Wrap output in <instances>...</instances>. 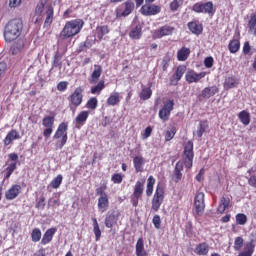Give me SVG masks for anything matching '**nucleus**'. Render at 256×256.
Listing matches in <instances>:
<instances>
[{
  "instance_id": "1",
  "label": "nucleus",
  "mask_w": 256,
  "mask_h": 256,
  "mask_svg": "<svg viewBox=\"0 0 256 256\" xmlns=\"http://www.w3.org/2000/svg\"><path fill=\"white\" fill-rule=\"evenodd\" d=\"M23 31V22L20 19H13L7 23L4 29L5 41L11 43L15 41Z\"/></svg>"
},
{
  "instance_id": "2",
  "label": "nucleus",
  "mask_w": 256,
  "mask_h": 256,
  "mask_svg": "<svg viewBox=\"0 0 256 256\" xmlns=\"http://www.w3.org/2000/svg\"><path fill=\"white\" fill-rule=\"evenodd\" d=\"M44 15H46L45 25H51L53 23V7L49 5L45 6V3L40 2L37 4L35 10V23H39Z\"/></svg>"
},
{
  "instance_id": "3",
  "label": "nucleus",
  "mask_w": 256,
  "mask_h": 256,
  "mask_svg": "<svg viewBox=\"0 0 256 256\" xmlns=\"http://www.w3.org/2000/svg\"><path fill=\"white\" fill-rule=\"evenodd\" d=\"M82 28H83V20H74V21L67 22L60 33V37L62 39H69V37H74V35H77L78 33H80Z\"/></svg>"
},
{
  "instance_id": "4",
  "label": "nucleus",
  "mask_w": 256,
  "mask_h": 256,
  "mask_svg": "<svg viewBox=\"0 0 256 256\" xmlns=\"http://www.w3.org/2000/svg\"><path fill=\"white\" fill-rule=\"evenodd\" d=\"M163 199H165V192L163 189V185L158 184L156 188V192L152 199V209L153 211H159L161 204L163 203Z\"/></svg>"
},
{
  "instance_id": "5",
  "label": "nucleus",
  "mask_w": 256,
  "mask_h": 256,
  "mask_svg": "<svg viewBox=\"0 0 256 256\" xmlns=\"http://www.w3.org/2000/svg\"><path fill=\"white\" fill-rule=\"evenodd\" d=\"M67 129H68V124L65 122H62L58 126V129L54 135V139H61V141L59 142V149H63V147H65V143H67Z\"/></svg>"
},
{
  "instance_id": "6",
  "label": "nucleus",
  "mask_w": 256,
  "mask_h": 256,
  "mask_svg": "<svg viewBox=\"0 0 256 256\" xmlns=\"http://www.w3.org/2000/svg\"><path fill=\"white\" fill-rule=\"evenodd\" d=\"M120 215L121 213L119 210H112L111 212H108L104 221L105 227H107V229H113V227L117 225Z\"/></svg>"
},
{
  "instance_id": "7",
  "label": "nucleus",
  "mask_w": 256,
  "mask_h": 256,
  "mask_svg": "<svg viewBox=\"0 0 256 256\" xmlns=\"http://www.w3.org/2000/svg\"><path fill=\"white\" fill-rule=\"evenodd\" d=\"M184 157H185V162L184 165L188 169H191L193 167V142L189 141L187 142L185 148H184Z\"/></svg>"
},
{
  "instance_id": "8",
  "label": "nucleus",
  "mask_w": 256,
  "mask_h": 256,
  "mask_svg": "<svg viewBox=\"0 0 256 256\" xmlns=\"http://www.w3.org/2000/svg\"><path fill=\"white\" fill-rule=\"evenodd\" d=\"M194 207L197 215H201L205 211V194L203 192H199L195 196Z\"/></svg>"
},
{
  "instance_id": "9",
  "label": "nucleus",
  "mask_w": 256,
  "mask_h": 256,
  "mask_svg": "<svg viewBox=\"0 0 256 256\" xmlns=\"http://www.w3.org/2000/svg\"><path fill=\"white\" fill-rule=\"evenodd\" d=\"M140 11L142 15H145L146 17H151V15H158V13H161V7L155 4H145L141 7Z\"/></svg>"
},
{
  "instance_id": "10",
  "label": "nucleus",
  "mask_w": 256,
  "mask_h": 256,
  "mask_svg": "<svg viewBox=\"0 0 256 256\" xmlns=\"http://www.w3.org/2000/svg\"><path fill=\"white\" fill-rule=\"evenodd\" d=\"M173 105H175L173 100H169L168 102L164 103L163 108L159 111V118L162 119V121H167V119H169Z\"/></svg>"
},
{
  "instance_id": "11",
  "label": "nucleus",
  "mask_w": 256,
  "mask_h": 256,
  "mask_svg": "<svg viewBox=\"0 0 256 256\" xmlns=\"http://www.w3.org/2000/svg\"><path fill=\"white\" fill-rule=\"evenodd\" d=\"M70 101L75 107H79L83 103V90L81 87L75 89L74 93L70 96Z\"/></svg>"
},
{
  "instance_id": "12",
  "label": "nucleus",
  "mask_w": 256,
  "mask_h": 256,
  "mask_svg": "<svg viewBox=\"0 0 256 256\" xmlns=\"http://www.w3.org/2000/svg\"><path fill=\"white\" fill-rule=\"evenodd\" d=\"M19 193H21V185L15 184L5 193V197L8 201H13L17 199Z\"/></svg>"
},
{
  "instance_id": "13",
  "label": "nucleus",
  "mask_w": 256,
  "mask_h": 256,
  "mask_svg": "<svg viewBox=\"0 0 256 256\" xmlns=\"http://www.w3.org/2000/svg\"><path fill=\"white\" fill-rule=\"evenodd\" d=\"M203 77H205V72L197 74L195 71H188L186 73V81L188 83H198V81H201Z\"/></svg>"
},
{
  "instance_id": "14",
  "label": "nucleus",
  "mask_w": 256,
  "mask_h": 256,
  "mask_svg": "<svg viewBox=\"0 0 256 256\" xmlns=\"http://www.w3.org/2000/svg\"><path fill=\"white\" fill-rule=\"evenodd\" d=\"M216 93H219V88H217V86L206 87L202 90L200 97H203V99H211Z\"/></svg>"
},
{
  "instance_id": "15",
  "label": "nucleus",
  "mask_w": 256,
  "mask_h": 256,
  "mask_svg": "<svg viewBox=\"0 0 256 256\" xmlns=\"http://www.w3.org/2000/svg\"><path fill=\"white\" fill-rule=\"evenodd\" d=\"M55 233H57V228L48 229L42 237L41 245H47L51 243V241H53V235H55Z\"/></svg>"
},
{
  "instance_id": "16",
  "label": "nucleus",
  "mask_w": 256,
  "mask_h": 256,
  "mask_svg": "<svg viewBox=\"0 0 256 256\" xmlns=\"http://www.w3.org/2000/svg\"><path fill=\"white\" fill-rule=\"evenodd\" d=\"M183 165L184 163L182 161H178L176 163L175 169L173 171L175 183H179V181H181V179L183 178V174L181 173V171H183Z\"/></svg>"
},
{
  "instance_id": "17",
  "label": "nucleus",
  "mask_w": 256,
  "mask_h": 256,
  "mask_svg": "<svg viewBox=\"0 0 256 256\" xmlns=\"http://www.w3.org/2000/svg\"><path fill=\"white\" fill-rule=\"evenodd\" d=\"M15 139H21V136L19 135V132L17 130H11L4 139V145L7 147V145H11Z\"/></svg>"
},
{
  "instance_id": "18",
  "label": "nucleus",
  "mask_w": 256,
  "mask_h": 256,
  "mask_svg": "<svg viewBox=\"0 0 256 256\" xmlns=\"http://www.w3.org/2000/svg\"><path fill=\"white\" fill-rule=\"evenodd\" d=\"M98 209L101 213H105L109 209V198L107 196L99 197Z\"/></svg>"
},
{
  "instance_id": "19",
  "label": "nucleus",
  "mask_w": 256,
  "mask_h": 256,
  "mask_svg": "<svg viewBox=\"0 0 256 256\" xmlns=\"http://www.w3.org/2000/svg\"><path fill=\"white\" fill-rule=\"evenodd\" d=\"M133 9H135V4L131 1L125 2V9L121 14H117V17H127V15H131L133 13Z\"/></svg>"
},
{
  "instance_id": "20",
  "label": "nucleus",
  "mask_w": 256,
  "mask_h": 256,
  "mask_svg": "<svg viewBox=\"0 0 256 256\" xmlns=\"http://www.w3.org/2000/svg\"><path fill=\"white\" fill-rule=\"evenodd\" d=\"M191 55V50L187 47H182L177 53L178 61H187V58Z\"/></svg>"
},
{
  "instance_id": "21",
  "label": "nucleus",
  "mask_w": 256,
  "mask_h": 256,
  "mask_svg": "<svg viewBox=\"0 0 256 256\" xmlns=\"http://www.w3.org/2000/svg\"><path fill=\"white\" fill-rule=\"evenodd\" d=\"M136 255L147 256V252L145 251V244L143 243V238H139L136 243Z\"/></svg>"
},
{
  "instance_id": "22",
  "label": "nucleus",
  "mask_w": 256,
  "mask_h": 256,
  "mask_svg": "<svg viewBox=\"0 0 256 256\" xmlns=\"http://www.w3.org/2000/svg\"><path fill=\"white\" fill-rule=\"evenodd\" d=\"M229 205H231V199L229 197L223 196L220 199V203H219V206H218V211L220 213H225V209H227V207H229Z\"/></svg>"
},
{
  "instance_id": "23",
  "label": "nucleus",
  "mask_w": 256,
  "mask_h": 256,
  "mask_svg": "<svg viewBox=\"0 0 256 256\" xmlns=\"http://www.w3.org/2000/svg\"><path fill=\"white\" fill-rule=\"evenodd\" d=\"M95 67H96V69L92 72L91 79H90L91 85H95V83H97V81L99 80V77H101V73L103 71L101 66L95 65Z\"/></svg>"
},
{
  "instance_id": "24",
  "label": "nucleus",
  "mask_w": 256,
  "mask_h": 256,
  "mask_svg": "<svg viewBox=\"0 0 256 256\" xmlns=\"http://www.w3.org/2000/svg\"><path fill=\"white\" fill-rule=\"evenodd\" d=\"M188 28L190 29L191 33H194L195 35H201V33H203V26L201 24L189 22Z\"/></svg>"
},
{
  "instance_id": "25",
  "label": "nucleus",
  "mask_w": 256,
  "mask_h": 256,
  "mask_svg": "<svg viewBox=\"0 0 256 256\" xmlns=\"http://www.w3.org/2000/svg\"><path fill=\"white\" fill-rule=\"evenodd\" d=\"M238 118L240 119L241 123L244 124L245 126L249 125L251 123V114L247 111H241L238 114Z\"/></svg>"
},
{
  "instance_id": "26",
  "label": "nucleus",
  "mask_w": 256,
  "mask_h": 256,
  "mask_svg": "<svg viewBox=\"0 0 256 256\" xmlns=\"http://www.w3.org/2000/svg\"><path fill=\"white\" fill-rule=\"evenodd\" d=\"M133 163L137 173L143 172V165L145 163V161L143 160V157L141 156L134 157Z\"/></svg>"
},
{
  "instance_id": "27",
  "label": "nucleus",
  "mask_w": 256,
  "mask_h": 256,
  "mask_svg": "<svg viewBox=\"0 0 256 256\" xmlns=\"http://www.w3.org/2000/svg\"><path fill=\"white\" fill-rule=\"evenodd\" d=\"M142 35V27L139 24L135 28H133L129 33V37H131L132 39H141Z\"/></svg>"
},
{
  "instance_id": "28",
  "label": "nucleus",
  "mask_w": 256,
  "mask_h": 256,
  "mask_svg": "<svg viewBox=\"0 0 256 256\" xmlns=\"http://www.w3.org/2000/svg\"><path fill=\"white\" fill-rule=\"evenodd\" d=\"M255 251V244L253 242H249L246 244L245 250L241 252L238 256H252Z\"/></svg>"
},
{
  "instance_id": "29",
  "label": "nucleus",
  "mask_w": 256,
  "mask_h": 256,
  "mask_svg": "<svg viewBox=\"0 0 256 256\" xmlns=\"http://www.w3.org/2000/svg\"><path fill=\"white\" fill-rule=\"evenodd\" d=\"M236 85H239L237 79H235L233 76L226 77L224 82V87L226 89H233V87H235Z\"/></svg>"
},
{
  "instance_id": "30",
  "label": "nucleus",
  "mask_w": 256,
  "mask_h": 256,
  "mask_svg": "<svg viewBox=\"0 0 256 256\" xmlns=\"http://www.w3.org/2000/svg\"><path fill=\"white\" fill-rule=\"evenodd\" d=\"M185 71H187V67L185 65L178 66L175 74L173 75V78L176 81H181V77H183V75H185Z\"/></svg>"
},
{
  "instance_id": "31",
  "label": "nucleus",
  "mask_w": 256,
  "mask_h": 256,
  "mask_svg": "<svg viewBox=\"0 0 256 256\" xmlns=\"http://www.w3.org/2000/svg\"><path fill=\"white\" fill-rule=\"evenodd\" d=\"M195 253L197 255H207L209 253V245L206 243L199 244L195 249Z\"/></svg>"
},
{
  "instance_id": "32",
  "label": "nucleus",
  "mask_w": 256,
  "mask_h": 256,
  "mask_svg": "<svg viewBox=\"0 0 256 256\" xmlns=\"http://www.w3.org/2000/svg\"><path fill=\"white\" fill-rule=\"evenodd\" d=\"M209 125L207 124V121H200L198 125V129L196 131L197 137L201 138L203 137V133L207 131Z\"/></svg>"
},
{
  "instance_id": "33",
  "label": "nucleus",
  "mask_w": 256,
  "mask_h": 256,
  "mask_svg": "<svg viewBox=\"0 0 256 256\" xmlns=\"http://www.w3.org/2000/svg\"><path fill=\"white\" fill-rule=\"evenodd\" d=\"M151 95H153V91L150 88H143L139 97L142 101H147V99H151Z\"/></svg>"
},
{
  "instance_id": "34",
  "label": "nucleus",
  "mask_w": 256,
  "mask_h": 256,
  "mask_svg": "<svg viewBox=\"0 0 256 256\" xmlns=\"http://www.w3.org/2000/svg\"><path fill=\"white\" fill-rule=\"evenodd\" d=\"M93 221V232L96 237V241H99L101 239V229L99 228V223L97 222V218H92Z\"/></svg>"
},
{
  "instance_id": "35",
  "label": "nucleus",
  "mask_w": 256,
  "mask_h": 256,
  "mask_svg": "<svg viewBox=\"0 0 256 256\" xmlns=\"http://www.w3.org/2000/svg\"><path fill=\"white\" fill-rule=\"evenodd\" d=\"M153 185H155V178H153V176H150L148 178V184L146 189L147 197H151V195H153Z\"/></svg>"
},
{
  "instance_id": "36",
  "label": "nucleus",
  "mask_w": 256,
  "mask_h": 256,
  "mask_svg": "<svg viewBox=\"0 0 256 256\" xmlns=\"http://www.w3.org/2000/svg\"><path fill=\"white\" fill-rule=\"evenodd\" d=\"M133 195H135V197L143 196V182H141V181L136 182Z\"/></svg>"
},
{
  "instance_id": "37",
  "label": "nucleus",
  "mask_w": 256,
  "mask_h": 256,
  "mask_svg": "<svg viewBox=\"0 0 256 256\" xmlns=\"http://www.w3.org/2000/svg\"><path fill=\"white\" fill-rule=\"evenodd\" d=\"M89 117L88 111H82L77 117H76V123L79 125H83L87 121V118Z\"/></svg>"
},
{
  "instance_id": "38",
  "label": "nucleus",
  "mask_w": 256,
  "mask_h": 256,
  "mask_svg": "<svg viewBox=\"0 0 256 256\" xmlns=\"http://www.w3.org/2000/svg\"><path fill=\"white\" fill-rule=\"evenodd\" d=\"M54 123H55V117L53 116H47L42 120V125L46 128H53Z\"/></svg>"
},
{
  "instance_id": "39",
  "label": "nucleus",
  "mask_w": 256,
  "mask_h": 256,
  "mask_svg": "<svg viewBox=\"0 0 256 256\" xmlns=\"http://www.w3.org/2000/svg\"><path fill=\"white\" fill-rule=\"evenodd\" d=\"M229 51L230 53H237V51H239V47H241V43L239 42V40H232L229 43Z\"/></svg>"
},
{
  "instance_id": "40",
  "label": "nucleus",
  "mask_w": 256,
  "mask_h": 256,
  "mask_svg": "<svg viewBox=\"0 0 256 256\" xmlns=\"http://www.w3.org/2000/svg\"><path fill=\"white\" fill-rule=\"evenodd\" d=\"M31 239L33 243H38V241H41V230L39 228L32 230Z\"/></svg>"
},
{
  "instance_id": "41",
  "label": "nucleus",
  "mask_w": 256,
  "mask_h": 256,
  "mask_svg": "<svg viewBox=\"0 0 256 256\" xmlns=\"http://www.w3.org/2000/svg\"><path fill=\"white\" fill-rule=\"evenodd\" d=\"M173 33V27L164 26L159 30V37H165Z\"/></svg>"
},
{
  "instance_id": "42",
  "label": "nucleus",
  "mask_w": 256,
  "mask_h": 256,
  "mask_svg": "<svg viewBox=\"0 0 256 256\" xmlns=\"http://www.w3.org/2000/svg\"><path fill=\"white\" fill-rule=\"evenodd\" d=\"M103 89H105V82L100 81L96 86L91 88V93L93 95H95L97 93H101V91H103Z\"/></svg>"
},
{
  "instance_id": "43",
  "label": "nucleus",
  "mask_w": 256,
  "mask_h": 256,
  "mask_svg": "<svg viewBox=\"0 0 256 256\" xmlns=\"http://www.w3.org/2000/svg\"><path fill=\"white\" fill-rule=\"evenodd\" d=\"M203 13H208V15H213L215 13L213 10V2H206L203 4Z\"/></svg>"
},
{
  "instance_id": "44",
  "label": "nucleus",
  "mask_w": 256,
  "mask_h": 256,
  "mask_svg": "<svg viewBox=\"0 0 256 256\" xmlns=\"http://www.w3.org/2000/svg\"><path fill=\"white\" fill-rule=\"evenodd\" d=\"M61 183H63V176L59 174L56 178L52 180L51 186L53 187V189H59Z\"/></svg>"
},
{
  "instance_id": "45",
  "label": "nucleus",
  "mask_w": 256,
  "mask_h": 256,
  "mask_svg": "<svg viewBox=\"0 0 256 256\" xmlns=\"http://www.w3.org/2000/svg\"><path fill=\"white\" fill-rule=\"evenodd\" d=\"M98 31V39H103L104 35L109 33V26L104 25L97 28Z\"/></svg>"
},
{
  "instance_id": "46",
  "label": "nucleus",
  "mask_w": 256,
  "mask_h": 256,
  "mask_svg": "<svg viewBox=\"0 0 256 256\" xmlns=\"http://www.w3.org/2000/svg\"><path fill=\"white\" fill-rule=\"evenodd\" d=\"M15 169H17V163L13 162L11 164H9V166L6 168V179H9V177H11V175H13V171H15Z\"/></svg>"
},
{
  "instance_id": "47",
  "label": "nucleus",
  "mask_w": 256,
  "mask_h": 256,
  "mask_svg": "<svg viewBox=\"0 0 256 256\" xmlns=\"http://www.w3.org/2000/svg\"><path fill=\"white\" fill-rule=\"evenodd\" d=\"M119 101V93H115L108 98L107 103L108 105H117Z\"/></svg>"
},
{
  "instance_id": "48",
  "label": "nucleus",
  "mask_w": 256,
  "mask_h": 256,
  "mask_svg": "<svg viewBox=\"0 0 256 256\" xmlns=\"http://www.w3.org/2000/svg\"><path fill=\"white\" fill-rule=\"evenodd\" d=\"M236 223H237V225H245L247 223V215L237 214L236 215Z\"/></svg>"
},
{
  "instance_id": "49",
  "label": "nucleus",
  "mask_w": 256,
  "mask_h": 256,
  "mask_svg": "<svg viewBox=\"0 0 256 256\" xmlns=\"http://www.w3.org/2000/svg\"><path fill=\"white\" fill-rule=\"evenodd\" d=\"M62 65L63 63L61 62V55L56 52L53 60V67H59V69H61Z\"/></svg>"
},
{
  "instance_id": "50",
  "label": "nucleus",
  "mask_w": 256,
  "mask_h": 256,
  "mask_svg": "<svg viewBox=\"0 0 256 256\" xmlns=\"http://www.w3.org/2000/svg\"><path fill=\"white\" fill-rule=\"evenodd\" d=\"M97 103H98L97 98L95 97L90 98L86 104V107L92 110L97 109Z\"/></svg>"
},
{
  "instance_id": "51",
  "label": "nucleus",
  "mask_w": 256,
  "mask_h": 256,
  "mask_svg": "<svg viewBox=\"0 0 256 256\" xmlns=\"http://www.w3.org/2000/svg\"><path fill=\"white\" fill-rule=\"evenodd\" d=\"M242 247H243V239L241 237H236L234 241L235 251H241Z\"/></svg>"
},
{
  "instance_id": "52",
  "label": "nucleus",
  "mask_w": 256,
  "mask_h": 256,
  "mask_svg": "<svg viewBox=\"0 0 256 256\" xmlns=\"http://www.w3.org/2000/svg\"><path fill=\"white\" fill-rule=\"evenodd\" d=\"M105 189H107V185L103 184L101 187L96 189V195H99L100 197H107Z\"/></svg>"
},
{
  "instance_id": "53",
  "label": "nucleus",
  "mask_w": 256,
  "mask_h": 256,
  "mask_svg": "<svg viewBox=\"0 0 256 256\" xmlns=\"http://www.w3.org/2000/svg\"><path fill=\"white\" fill-rule=\"evenodd\" d=\"M152 223L156 229H161V217L159 215L153 217Z\"/></svg>"
},
{
  "instance_id": "54",
  "label": "nucleus",
  "mask_w": 256,
  "mask_h": 256,
  "mask_svg": "<svg viewBox=\"0 0 256 256\" xmlns=\"http://www.w3.org/2000/svg\"><path fill=\"white\" fill-rule=\"evenodd\" d=\"M175 128H172L171 130H168L165 134L166 141H171L175 137Z\"/></svg>"
},
{
  "instance_id": "55",
  "label": "nucleus",
  "mask_w": 256,
  "mask_h": 256,
  "mask_svg": "<svg viewBox=\"0 0 256 256\" xmlns=\"http://www.w3.org/2000/svg\"><path fill=\"white\" fill-rule=\"evenodd\" d=\"M180 6H181V0H174L170 4V9L171 11H177V9H179Z\"/></svg>"
},
{
  "instance_id": "56",
  "label": "nucleus",
  "mask_w": 256,
  "mask_h": 256,
  "mask_svg": "<svg viewBox=\"0 0 256 256\" xmlns=\"http://www.w3.org/2000/svg\"><path fill=\"white\" fill-rule=\"evenodd\" d=\"M192 11H195V13H203V3L194 4Z\"/></svg>"
},
{
  "instance_id": "57",
  "label": "nucleus",
  "mask_w": 256,
  "mask_h": 256,
  "mask_svg": "<svg viewBox=\"0 0 256 256\" xmlns=\"http://www.w3.org/2000/svg\"><path fill=\"white\" fill-rule=\"evenodd\" d=\"M68 85H69L68 82L62 81V82L58 83L57 90L58 91H66Z\"/></svg>"
},
{
  "instance_id": "58",
  "label": "nucleus",
  "mask_w": 256,
  "mask_h": 256,
  "mask_svg": "<svg viewBox=\"0 0 256 256\" xmlns=\"http://www.w3.org/2000/svg\"><path fill=\"white\" fill-rule=\"evenodd\" d=\"M151 133H153V128H151V126H148L144 130L143 139H149V137H151Z\"/></svg>"
},
{
  "instance_id": "59",
  "label": "nucleus",
  "mask_w": 256,
  "mask_h": 256,
  "mask_svg": "<svg viewBox=\"0 0 256 256\" xmlns=\"http://www.w3.org/2000/svg\"><path fill=\"white\" fill-rule=\"evenodd\" d=\"M204 65L207 67V69H211V67H213V57L205 58Z\"/></svg>"
},
{
  "instance_id": "60",
  "label": "nucleus",
  "mask_w": 256,
  "mask_h": 256,
  "mask_svg": "<svg viewBox=\"0 0 256 256\" xmlns=\"http://www.w3.org/2000/svg\"><path fill=\"white\" fill-rule=\"evenodd\" d=\"M112 181L113 183H121L123 181V176H121V174H114L112 176Z\"/></svg>"
},
{
  "instance_id": "61",
  "label": "nucleus",
  "mask_w": 256,
  "mask_h": 256,
  "mask_svg": "<svg viewBox=\"0 0 256 256\" xmlns=\"http://www.w3.org/2000/svg\"><path fill=\"white\" fill-rule=\"evenodd\" d=\"M37 209H45V197H41L36 204Z\"/></svg>"
},
{
  "instance_id": "62",
  "label": "nucleus",
  "mask_w": 256,
  "mask_h": 256,
  "mask_svg": "<svg viewBox=\"0 0 256 256\" xmlns=\"http://www.w3.org/2000/svg\"><path fill=\"white\" fill-rule=\"evenodd\" d=\"M243 53L244 55H249V53H251V45H249V42L244 43Z\"/></svg>"
},
{
  "instance_id": "63",
  "label": "nucleus",
  "mask_w": 256,
  "mask_h": 256,
  "mask_svg": "<svg viewBox=\"0 0 256 256\" xmlns=\"http://www.w3.org/2000/svg\"><path fill=\"white\" fill-rule=\"evenodd\" d=\"M51 133H53V128H46L43 132V136L46 139H49L51 137Z\"/></svg>"
},
{
  "instance_id": "64",
  "label": "nucleus",
  "mask_w": 256,
  "mask_h": 256,
  "mask_svg": "<svg viewBox=\"0 0 256 256\" xmlns=\"http://www.w3.org/2000/svg\"><path fill=\"white\" fill-rule=\"evenodd\" d=\"M248 183L251 187L256 189V176H251L248 180Z\"/></svg>"
}]
</instances>
